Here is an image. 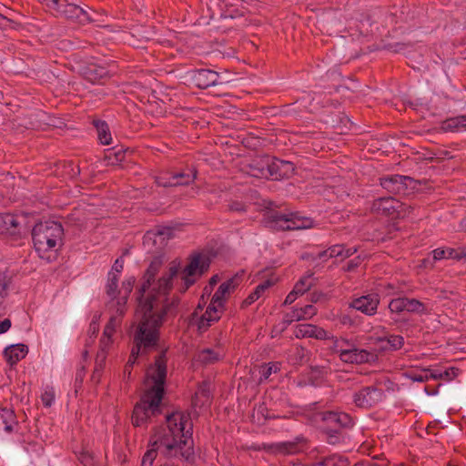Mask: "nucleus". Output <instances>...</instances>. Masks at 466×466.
<instances>
[{
	"mask_svg": "<svg viewBox=\"0 0 466 466\" xmlns=\"http://www.w3.org/2000/svg\"><path fill=\"white\" fill-rule=\"evenodd\" d=\"M166 423L165 427L156 429L150 436L149 448L144 453L140 466H153L158 451L167 458L187 462L194 460L192 422L189 415L175 411L167 416ZM156 466L178 465L167 461H159Z\"/></svg>",
	"mask_w": 466,
	"mask_h": 466,
	"instance_id": "nucleus-1",
	"label": "nucleus"
},
{
	"mask_svg": "<svg viewBox=\"0 0 466 466\" xmlns=\"http://www.w3.org/2000/svg\"><path fill=\"white\" fill-rule=\"evenodd\" d=\"M210 263L209 257L203 252L190 254L184 268L180 267L179 262H171L167 270L157 280V295H152L146 302H140L139 309L145 314H153L157 318L161 316V320L164 321L165 316L173 305L168 302L167 295L173 288L174 279L180 277L181 283L177 289L184 293L208 271Z\"/></svg>",
	"mask_w": 466,
	"mask_h": 466,
	"instance_id": "nucleus-2",
	"label": "nucleus"
},
{
	"mask_svg": "<svg viewBox=\"0 0 466 466\" xmlns=\"http://www.w3.org/2000/svg\"><path fill=\"white\" fill-rule=\"evenodd\" d=\"M166 378L167 357L166 352L163 351L156 358L154 364L147 370L146 390L133 410L132 423L135 427L143 426L152 416L159 413Z\"/></svg>",
	"mask_w": 466,
	"mask_h": 466,
	"instance_id": "nucleus-3",
	"label": "nucleus"
},
{
	"mask_svg": "<svg viewBox=\"0 0 466 466\" xmlns=\"http://www.w3.org/2000/svg\"><path fill=\"white\" fill-rule=\"evenodd\" d=\"M134 332V346L131 350L129 359L124 369V376L129 378L134 364L141 354H147L155 349L159 339V329L163 321L161 316L157 318L153 314H145Z\"/></svg>",
	"mask_w": 466,
	"mask_h": 466,
	"instance_id": "nucleus-4",
	"label": "nucleus"
},
{
	"mask_svg": "<svg viewBox=\"0 0 466 466\" xmlns=\"http://www.w3.org/2000/svg\"><path fill=\"white\" fill-rule=\"evenodd\" d=\"M64 229L60 223L45 221L36 224L32 230L35 249L39 258L51 261L56 258L63 245Z\"/></svg>",
	"mask_w": 466,
	"mask_h": 466,
	"instance_id": "nucleus-5",
	"label": "nucleus"
},
{
	"mask_svg": "<svg viewBox=\"0 0 466 466\" xmlns=\"http://www.w3.org/2000/svg\"><path fill=\"white\" fill-rule=\"evenodd\" d=\"M260 165L261 167L257 172H253L252 176L279 180L289 177L293 171L291 162L279 158L266 157L260 161Z\"/></svg>",
	"mask_w": 466,
	"mask_h": 466,
	"instance_id": "nucleus-6",
	"label": "nucleus"
},
{
	"mask_svg": "<svg viewBox=\"0 0 466 466\" xmlns=\"http://www.w3.org/2000/svg\"><path fill=\"white\" fill-rule=\"evenodd\" d=\"M313 227V220L308 217L299 216L297 213L289 215L278 214L273 216L271 228L277 230H299Z\"/></svg>",
	"mask_w": 466,
	"mask_h": 466,
	"instance_id": "nucleus-7",
	"label": "nucleus"
},
{
	"mask_svg": "<svg viewBox=\"0 0 466 466\" xmlns=\"http://www.w3.org/2000/svg\"><path fill=\"white\" fill-rule=\"evenodd\" d=\"M159 264L153 262L149 265L148 268L146 271L145 274V281L141 285L139 289V292L141 294L139 299H138V306L137 309V314L141 315L142 319H145V312L141 310L140 308V302H146L147 299H150L149 298H152V295H157V282L154 283L155 277L158 271Z\"/></svg>",
	"mask_w": 466,
	"mask_h": 466,
	"instance_id": "nucleus-8",
	"label": "nucleus"
},
{
	"mask_svg": "<svg viewBox=\"0 0 466 466\" xmlns=\"http://www.w3.org/2000/svg\"><path fill=\"white\" fill-rule=\"evenodd\" d=\"M384 393L381 390L369 386L361 389L353 395V402L356 406L369 409L383 400Z\"/></svg>",
	"mask_w": 466,
	"mask_h": 466,
	"instance_id": "nucleus-9",
	"label": "nucleus"
},
{
	"mask_svg": "<svg viewBox=\"0 0 466 466\" xmlns=\"http://www.w3.org/2000/svg\"><path fill=\"white\" fill-rule=\"evenodd\" d=\"M197 174L193 170L178 173H162L156 177L155 182L160 187H177L189 185L194 182Z\"/></svg>",
	"mask_w": 466,
	"mask_h": 466,
	"instance_id": "nucleus-10",
	"label": "nucleus"
},
{
	"mask_svg": "<svg viewBox=\"0 0 466 466\" xmlns=\"http://www.w3.org/2000/svg\"><path fill=\"white\" fill-rule=\"evenodd\" d=\"M55 15L71 19L79 24H86L92 21L86 10L74 3H69L67 0H62Z\"/></svg>",
	"mask_w": 466,
	"mask_h": 466,
	"instance_id": "nucleus-11",
	"label": "nucleus"
},
{
	"mask_svg": "<svg viewBox=\"0 0 466 466\" xmlns=\"http://www.w3.org/2000/svg\"><path fill=\"white\" fill-rule=\"evenodd\" d=\"M191 84L200 89L218 84L219 76L211 69L200 68L189 72Z\"/></svg>",
	"mask_w": 466,
	"mask_h": 466,
	"instance_id": "nucleus-12",
	"label": "nucleus"
},
{
	"mask_svg": "<svg viewBox=\"0 0 466 466\" xmlns=\"http://www.w3.org/2000/svg\"><path fill=\"white\" fill-rule=\"evenodd\" d=\"M380 298L377 293H370L354 299L350 307L368 316H373L377 312Z\"/></svg>",
	"mask_w": 466,
	"mask_h": 466,
	"instance_id": "nucleus-13",
	"label": "nucleus"
},
{
	"mask_svg": "<svg viewBox=\"0 0 466 466\" xmlns=\"http://www.w3.org/2000/svg\"><path fill=\"white\" fill-rule=\"evenodd\" d=\"M293 334L297 339L311 338L319 340H326L330 338V333L323 328L309 323L296 325L293 329Z\"/></svg>",
	"mask_w": 466,
	"mask_h": 466,
	"instance_id": "nucleus-14",
	"label": "nucleus"
},
{
	"mask_svg": "<svg viewBox=\"0 0 466 466\" xmlns=\"http://www.w3.org/2000/svg\"><path fill=\"white\" fill-rule=\"evenodd\" d=\"M239 285V278L235 276L232 277L223 283H221L218 289L212 296L211 301L221 306L225 309V304L229 296L235 291L237 287Z\"/></svg>",
	"mask_w": 466,
	"mask_h": 466,
	"instance_id": "nucleus-15",
	"label": "nucleus"
},
{
	"mask_svg": "<svg viewBox=\"0 0 466 466\" xmlns=\"http://www.w3.org/2000/svg\"><path fill=\"white\" fill-rule=\"evenodd\" d=\"M375 355L366 350L360 349L355 344L348 350H342V356L339 360L345 363L361 364L373 360Z\"/></svg>",
	"mask_w": 466,
	"mask_h": 466,
	"instance_id": "nucleus-16",
	"label": "nucleus"
},
{
	"mask_svg": "<svg viewBox=\"0 0 466 466\" xmlns=\"http://www.w3.org/2000/svg\"><path fill=\"white\" fill-rule=\"evenodd\" d=\"M400 208V202L391 197L379 198L372 205L377 213L390 217H399Z\"/></svg>",
	"mask_w": 466,
	"mask_h": 466,
	"instance_id": "nucleus-17",
	"label": "nucleus"
},
{
	"mask_svg": "<svg viewBox=\"0 0 466 466\" xmlns=\"http://www.w3.org/2000/svg\"><path fill=\"white\" fill-rule=\"evenodd\" d=\"M225 309L210 301L206 311L200 317L198 327L199 330H206L215 322L218 321Z\"/></svg>",
	"mask_w": 466,
	"mask_h": 466,
	"instance_id": "nucleus-18",
	"label": "nucleus"
},
{
	"mask_svg": "<svg viewBox=\"0 0 466 466\" xmlns=\"http://www.w3.org/2000/svg\"><path fill=\"white\" fill-rule=\"evenodd\" d=\"M113 339L101 337L99 341V350L96 353L95 370L93 373V379L99 378L106 363L107 354L113 345Z\"/></svg>",
	"mask_w": 466,
	"mask_h": 466,
	"instance_id": "nucleus-19",
	"label": "nucleus"
},
{
	"mask_svg": "<svg viewBox=\"0 0 466 466\" xmlns=\"http://www.w3.org/2000/svg\"><path fill=\"white\" fill-rule=\"evenodd\" d=\"M374 344L382 351L398 350L404 345V338L400 335L390 334L375 338Z\"/></svg>",
	"mask_w": 466,
	"mask_h": 466,
	"instance_id": "nucleus-20",
	"label": "nucleus"
},
{
	"mask_svg": "<svg viewBox=\"0 0 466 466\" xmlns=\"http://www.w3.org/2000/svg\"><path fill=\"white\" fill-rule=\"evenodd\" d=\"M82 73L84 77L93 84L99 83L109 76V71L106 66L95 63L88 64L84 67Z\"/></svg>",
	"mask_w": 466,
	"mask_h": 466,
	"instance_id": "nucleus-21",
	"label": "nucleus"
},
{
	"mask_svg": "<svg viewBox=\"0 0 466 466\" xmlns=\"http://www.w3.org/2000/svg\"><path fill=\"white\" fill-rule=\"evenodd\" d=\"M28 353V348L25 344H14L6 347L4 350V357L11 366L17 364Z\"/></svg>",
	"mask_w": 466,
	"mask_h": 466,
	"instance_id": "nucleus-22",
	"label": "nucleus"
},
{
	"mask_svg": "<svg viewBox=\"0 0 466 466\" xmlns=\"http://www.w3.org/2000/svg\"><path fill=\"white\" fill-rule=\"evenodd\" d=\"M19 218L10 213H0V234L15 235L19 232Z\"/></svg>",
	"mask_w": 466,
	"mask_h": 466,
	"instance_id": "nucleus-23",
	"label": "nucleus"
},
{
	"mask_svg": "<svg viewBox=\"0 0 466 466\" xmlns=\"http://www.w3.org/2000/svg\"><path fill=\"white\" fill-rule=\"evenodd\" d=\"M322 419L327 424L338 426L339 428L353 425L352 418L345 412L327 411L323 413Z\"/></svg>",
	"mask_w": 466,
	"mask_h": 466,
	"instance_id": "nucleus-24",
	"label": "nucleus"
},
{
	"mask_svg": "<svg viewBox=\"0 0 466 466\" xmlns=\"http://www.w3.org/2000/svg\"><path fill=\"white\" fill-rule=\"evenodd\" d=\"M16 426L17 420L14 410L0 406V432L11 433Z\"/></svg>",
	"mask_w": 466,
	"mask_h": 466,
	"instance_id": "nucleus-25",
	"label": "nucleus"
},
{
	"mask_svg": "<svg viewBox=\"0 0 466 466\" xmlns=\"http://www.w3.org/2000/svg\"><path fill=\"white\" fill-rule=\"evenodd\" d=\"M318 310L313 305H306L300 308H294L291 312L286 315L287 321H299L310 319L317 314Z\"/></svg>",
	"mask_w": 466,
	"mask_h": 466,
	"instance_id": "nucleus-26",
	"label": "nucleus"
},
{
	"mask_svg": "<svg viewBox=\"0 0 466 466\" xmlns=\"http://www.w3.org/2000/svg\"><path fill=\"white\" fill-rule=\"evenodd\" d=\"M210 384L207 381L202 382L195 392L192 399L195 407H204L209 405L211 402Z\"/></svg>",
	"mask_w": 466,
	"mask_h": 466,
	"instance_id": "nucleus-27",
	"label": "nucleus"
},
{
	"mask_svg": "<svg viewBox=\"0 0 466 466\" xmlns=\"http://www.w3.org/2000/svg\"><path fill=\"white\" fill-rule=\"evenodd\" d=\"M357 252L356 248H346L343 245H333L327 250L319 253V258H346Z\"/></svg>",
	"mask_w": 466,
	"mask_h": 466,
	"instance_id": "nucleus-28",
	"label": "nucleus"
},
{
	"mask_svg": "<svg viewBox=\"0 0 466 466\" xmlns=\"http://www.w3.org/2000/svg\"><path fill=\"white\" fill-rule=\"evenodd\" d=\"M224 351L221 349H204L197 354V360L208 365L220 360L224 357Z\"/></svg>",
	"mask_w": 466,
	"mask_h": 466,
	"instance_id": "nucleus-29",
	"label": "nucleus"
},
{
	"mask_svg": "<svg viewBox=\"0 0 466 466\" xmlns=\"http://www.w3.org/2000/svg\"><path fill=\"white\" fill-rule=\"evenodd\" d=\"M441 127L445 132L466 131V115L448 118L441 123Z\"/></svg>",
	"mask_w": 466,
	"mask_h": 466,
	"instance_id": "nucleus-30",
	"label": "nucleus"
},
{
	"mask_svg": "<svg viewBox=\"0 0 466 466\" xmlns=\"http://www.w3.org/2000/svg\"><path fill=\"white\" fill-rule=\"evenodd\" d=\"M275 284L273 279H266L258 284L253 292H251L242 302V307H248L258 300L270 287Z\"/></svg>",
	"mask_w": 466,
	"mask_h": 466,
	"instance_id": "nucleus-31",
	"label": "nucleus"
},
{
	"mask_svg": "<svg viewBox=\"0 0 466 466\" xmlns=\"http://www.w3.org/2000/svg\"><path fill=\"white\" fill-rule=\"evenodd\" d=\"M404 178V177L400 175L382 177L380 178V186L389 192H399Z\"/></svg>",
	"mask_w": 466,
	"mask_h": 466,
	"instance_id": "nucleus-32",
	"label": "nucleus"
},
{
	"mask_svg": "<svg viewBox=\"0 0 466 466\" xmlns=\"http://www.w3.org/2000/svg\"><path fill=\"white\" fill-rule=\"evenodd\" d=\"M329 339H332V350L334 353L339 356V358L342 356V350H348L355 345V343L349 339L334 337L331 334Z\"/></svg>",
	"mask_w": 466,
	"mask_h": 466,
	"instance_id": "nucleus-33",
	"label": "nucleus"
},
{
	"mask_svg": "<svg viewBox=\"0 0 466 466\" xmlns=\"http://www.w3.org/2000/svg\"><path fill=\"white\" fill-rule=\"evenodd\" d=\"M94 125L97 130L98 139L103 145H110L112 142V136L108 125L102 120H96Z\"/></svg>",
	"mask_w": 466,
	"mask_h": 466,
	"instance_id": "nucleus-34",
	"label": "nucleus"
},
{
	"mask_svg": "<svg viewBox=\"0 0 466 466\" xmlns=\"http://www.w3.org/2000/svg\"><path fill=\"white\" fill-rule=\"evenodd\" d=\"M263 449L273 452L291 454L297 451L296 444L292 442H283L278 444H263Z\"/></svg>",
	"mask_w": 466,
	"mask_h": 466,
	"instance_id": "nucleus-35",
	"label": "nucleus"
},
{
	"mask_svg": "<svg viewBox=\"0 0 466 466\" xmlns=\"http://www.w3.org/2000/svg\"><path fill=\"white\" fill-rule=\"evenodd\" d=\"M315 466H350V462L343 456L333 454L323 458Z\"/></svg>",
	"mask_w": 466,
	"mask_h": 466,
	"instance_id": "nucleus-36",
	"label": "nucleus"
},
{
	"mask_svg": "<svg viewBox=\"0 0 466 466\" xmlns=\"http://www.w3.org/2000/svg\"><path fill=\"white\" fill-rule=\"evenodd\" d=\"M389 310L392 315V319L397 320L398 316L406 311L405 298L393 299L389 303Z\"/></svg>",
	"mask_w": 466,
	"mask_h": 466,
	"instance_id": "nucleus-37",
	"label": "nucleus"
},
{
	"mask_svg": "<svg viewBox=\"0 0 466 466\" xmlns=\"http://www.w3.org/2000/svg\"><path fill=\"white\" fill-rule=\"evenodd\" d=\"M313 285V279L311 275L302 277L293 287L294 293L299 296L307 292Z\"/></svg>",
	"mask_w": 466,
	"mask_h": 466,
	"instance_id": "nucleus-38",
	"label": "nucleus"
},
{
	"mask_svg": "<svg viewBox=\"0 0 466 466\" xmlns=\"http://www.w3.org/2000/svg\"><path fill=\"white\" fill-rule=\"evenodd\" d=\"M406 311L422 314L426 311L425 305L418 299L405 298Z\"/></svg>",
	"mask_w": 466,
	"mask_h": 466,
	"instance_id": "nucleus-39",
	"label": "nucleus"
},
{
	"mask_svg": "<svg viewBox=\"0 0 466 466\" xmlns=\"http://www.w3.org/2000/svg\"><path fill=\"white\" fill-rule=\"evenodd\" d=\"M121 320L118 317H111L106 325L102 337L113 339L116 328L120 325Z\"/></svg>",
	"mask_w": 466,
	"mask_h": 466,
	"instance_id": "nucleus-40",
	"label": "nucleus"
},
{
	"mask_svg": "<svg viewBox=\"0 0 466 466\" xmlns=\"http://www.w3.org/2000/svg\"><path fill=\"white\" fill-rule=\"evenodd\" d=\"M119 276L115 272L108 273L106 293L110 297H116Z\"/></svg>",
	"mask_w": 466,
	"mask_h": 466,
	"instance_id": "nucleus-41",
	"label": "nucleus"
},
{
	"mask_svg": "<svg viewBox=\"0 0 466 466\" xmlns=\"http://www.w3.org/2000/svg\"><path fill=\"white\" fill-rule=\"evenodd\" d=\"M442 259H447L445 248H438L432 251V258H424L423 264L425 267H428V265L433 266V262L440 261Z\"/></svg>",
	"mask_w": 466,
	"mask_h": 466,
	"instance_id": "nucleus-42",
	"label": "nucleus"
},
{
	"mask_svg": "<svg viewBox=\"0 0 466 466\" xmlns=\"http://www.w3.org/2000/svg\"><path fill=\"white\" fill-rule=\"evenodd\" d=\"M10 283V279L5 274H0V305L8 295Z\"/></svg>",
	"mask_w": 466,
	"mask_h": 466,
	"instance_id": "nucleus-43",
	"label": "nucleus"
},
{
	"mask_svg": "<svg viewBox=\"0 0 466 466\" xmlns=\"http://www.w3.org/2000/svg\"><path fill=\"white\" fill-rule=\"evenodd\" d=\"M256 416L258 417V422L260 423V416L263 420H269V419H275L276 417L273 415H270L268 411L267 407L264 404L258 405L253 412V419H256Z\"/></svg>",
	"mask_w": 466,
	"mask_h": 466,
	"instance_id": "nucleus-44",
	"label": "nucleus"
},
{
	"mask_svg": "<svg viewBox=\"0 0 466 466\" xmlns=\"http://www.w3.org/2000/svg\"><path fill=\"white\" fill-rule=\"evenodd\" d=\"M447 259L461 260L466 257V252L462 248H445Z\"/></svg>",
	"mask_w": 466,
	"mask_h": 466,
	"instance_id": "nucleus-45",
	"label": "nucleus"
},
{
	"mask_svg": "<svg viewBox=\"0 0 466 466\" xmlns=\"http://www.w3.org/2000/svg\"><path fill=\"white\" fill-rule=\"evenodd\" d=\"M135 282L136 279L134 277H129L122 282L121 291L124 293V296L122 298L124 303H126L128 295L131 293Z\"/></svg>",
	"mask_w": 466,
	"mask_h": 466,
	"instance_id": "nucleus-46",
	"label": "nucleus"
},
{
	"mask_svg": "<svg viewBox=\"0 0 466 466\" xmlns=\"http://www.w3.org/2000/svg\"><path fill=\"white\" fill-rule=\"evenodd\" d=\"M55 390L53 388H47L41 395V400L45 407H51L55 402Z\"/></svg>",
	"mask_w": 466,
	"mask_h": 466,
	"instance_id": "nucleus-47",
	"label": "nucleus"
},
{
	"mask_svg": "<svg viewBox=\"0 0 466 466\" xmlns=\"http://www.w3.org/2000/svg\"><path fill=\"white\" fill-rule=\"evenodd\" d=\"M279 370L278 363H268L261 370V380H268L272 373H276Z\"/></svg>",
	"mask_w": 466,
	"mask_h": 466,
	"instance_id": "nucleus-48",
	"label": "nucleus"
},
{
	"mask_svg": "<svg viewBox=\"0 0 466 466\" xmlns=\"http://www.w3.org/2000/svg\"><path fill=\"white\" fill-rule=\"evenodd\" d=\"M406 377L412 381L424 382L429 380L428 371L425 369L420 373H414L412 371L407 372Z\"/></svg>",
	"mask_w": 466,
	"mask_h": 466,
	"instance_id": "nucleus-49",
	"label": "nucleus"
},
{
	"mask_svg": "<svg viewBox=\"0 0 466 466\" xmlns=\"http://www.w3.org/2000/svg\"><path fill=\"white\" fill-rule=\"evenodd\" d=\"M39 2L45 5L49 12L55 15L61 5L62 0H39Z\"/></svg>",
	"mask_w": 466,
	"mask_h": 466,
	"instance_id": "nucleus-50",
	"label": "nucleus"
},
{
	"mask_svg": "<svg viewBox=\"0 0 466 466\" xmlns=\"http://www.w3.org/2000/svg\"><path fill=\"white\" fill-rule=\"evenodd\" d=\"M460 373V370L454 367H451L446 369L444 371H441L442 380L451 381L455 379Z\"/></svg>",
	"mask_w": 466,
	"mask_h": 466,
	"instance_id": "nucleus-51",
	"label": "nucleus"
},
{
	"mask_svg": "<svg viewBox=\"0 0 466 466\" xmlns=\"http://www.w3.org/2000/svg\"><path fill=\"white\" fill-rule=\"evenodd\" d=\"M124 268V260L122 258H116L110 272H115L118 276L122 272Z\"/></svg>",
	"mask_w": 466,
	"mask_h": 466,
	"instance_id": "nucleus-52",
	"label": "nucleus"
},
{
	"mask_svg": "<svg viewBox=\"0 0 466 466\" xmlns=\"http://www.w3.org/2000/svg\"><path fill=\"white\" fill-rule=\"evenodd\" d=\"M425 371H428L429 380H442L441 371L438 370L425 369Z\"/></svg>",
	"mask_w": 466,
	"mask_h": 466,
	"instance_id": "nucleus-53",
	"label": "nucleus"
},
{
	"mask_svg": "<svg viewBox=\"0 0 466 466\" xmlns=\"http://www.w3.org/2000/svg\"><path fill=\"white\" fill-rule=\"evenodd\" d=\"M380 287L382 288V284H380ZM384 289H379V291H380L385 296H390L395 293V287L392 284H387L383 286Z\"/></svg>",
	"mask_w": 466,
	"mask_h": 466,
	"instance_id": "nucleus-54",
	"label": "nucleus"
},
{
	"mask_svg": "<svg viewBox=\"0 0 466 466\" xmlns=\"http://www.w3.org/2000/svg\"><path fill=\"white\" fill-rule=\"evenodd\" d=\"M11 328V320L9 319H5L0 321V334H4L9 330Z\"/></svg>",
	"mask_w": 466,
	"mask_h": 466,
	"instance_id": "nucleus-55",
	"label": "nucleus"
},
{
	"mask_svg": "<svg viewBox=\"0 0 466 466\" xmlns=\"http://www.w3.org/2000/svg\"><path fill=\"white\" fill-rule=\"evenodd\" d=\"M299 295L297 293H294V289H292L286 297L284 300V305H290L292 304L299 297Z\"/></svg>",
	"mask_w": 466,
	"mask_h": 466,
	"instance_id": "nucleus-56",
	"label": "nucleus"
},
{
	"mask_svg": "<svg viewBox=\"0 0 466 466\" xmlns=\"http://www.w3.org/2000/svg\"><path fill=\"white\" fill-rule=\"evenodd\" d=\"M99 330V326L96 321H92L89 325V332L92 336H96Z\"/></svg>",
	"mask_w": 466,
	"mask_h": 466,
	"instance_id": "nucleus-57",
	"label": "nucleus"
},
{
	"mask_svg": "<svg viewBox=\"0 0 466 466\" xmlns=\"http://www.w3.org/2000/svg\"><path fill=\"white\" fill-rule=\"evenodd\" d=\"M219 280V278L218 275H214L213 277H211V279H209V285L210 286H214L218 283V281Z\"/></svg>",
	"mask_w": 466,
	"mask_h": 466,
	"instance_id": "nucleus-58",
	"label": "nucleus"
},
{
	"mask_svg": "<svg viewBox=\"0 0 466 466\" xmlns=\"http://www.w3.org/2000/svg\"><path fill=\"white\" fill-rule=\"evenodd\" d=\"M116 160L121 161L124 157V153L121 151H118L116 153Z\"/></svg>",
	"mask_w": 466,
	"mask_h": 466,
	"instance_id": "nucleus-59",
	"label": "nucleus"
},
{
	"mask_svg": "<svg viewBox=\"0 0 466 466\" xmlns=\"http://www.w3.org/2000/svg\"><path fill=\"white\" fill-rule=\"evenodd\" d=\"M461 227L466 229V218L461 221Z\"/></svg>",
	"mask_w": 466,
	"mask_h": 466,
	"instance_id": "nucleus-60",
	"label": "nucleus"
},
{
	"mask_svg": "<svg viewBox=\"0 0 466 466\" xmlns=\"http://www.w3.org/2000/svg\"><path fill=\"white\" fill-rule=\"evenodd\" d=\"M355 266H356V265H353V264H352V261H350V262L349 263L348 268H349V269H350V268H353V267H355Z\"/></svg>",
	"mask_w": 466,
	"mask_h": 466,
	"instance_id": "nucleus-61",
	"label": "nucleus"
}]
</instances>
